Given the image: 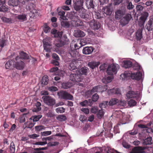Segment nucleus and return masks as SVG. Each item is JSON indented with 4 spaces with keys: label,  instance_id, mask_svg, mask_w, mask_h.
Segmentation results:
<instances>
[{
    "label": "nucleus",
    "instance_id": "1",
    "mask_svg": "<svg viewBox=\"0 0 153 153\" xmlns=\"http://www.w3.org/2000/svg\"><path fill=\"white\" fill-rule=\"evenodd\" d=\"M83 1L82 0H76L74 4V8L75 10L79 13V16L81 18L88 21L90 20V16L85 13V9L83 7Z\"/></svg>",
    "mask_w": 153,
    "mask_h": 153
},
{
    "label": "nucleus",
    "instance_id": "2",
    "mask_svg": "<svg viewBox=\"0 0 153 153\" xmlns=\"http://www.w3.org/2000/svg\"><path fill=\"white\" fill-rule=\"evenodd\" d=\"M57 95L60 98L62 99L70 100H73V96L66 91L62 90L58 92Z\"/></svg>",
    "mask_w": 153,
    "mask_h": 153
},
{
    "label": "nucleus",
    "instance_id": "3",
    "mask_svg": "<svg viewBox=\"0 0 153 153\" xmlns=\"http://www.w3.org/2000/svg\"><path fill=\"white\" fill-rule=\"evenodd\" d=\"M119 68V66L118 65L112 64L108 66L106 72L108 75L115 74L117 73V70Z\"/></svg>",
    "mask_w": 153,
    "mask_h": 153
},
{
    "label": "nucleus",
    "instance_id": "4",
    "mask_svg": "<svg viewBox=\"0 0 153 153\" xmlns=\"http://www.w3.org/2000/svg\"><path fill=\"white\" fill-rule=\"evenodd\" d=\"M42 99L44 102L48 106H52L56 104L55 99L50 96H43Z\"/></svg>",
    "mask_w": 153,
    "mask_h": 153
},
{
    "label": "nucleus",
    "instance_id": "5",
    "mask_svg": "<svg viewBox=\"0 0 153 153\" xmlns=\"http://www.w3.org/2000/svg\"><path fill=\"white\" fill-rule=\"evenodd\" d=\"M69 41L67 36L64 35L60 38V39L55 43L56 46L58 47H61L65 45L68 44Z\"/></svg>",
    "mask_w": 153,
    "mask_h": 153
},
{
    "label": "nucleus",
    "instance_id": "6",
    "mask_svg": "<svg viewBox=\"0 0 153 153\" xmlns=\"http://www.w3.org/2000/svg\"><path fill=\"white\" fill-rule=\"evenodd\" d=\"M16 62L15 61L14 68L19 70H23L25 65L24 62L20 60V58L17 56L15 58Z\"/></svg>",
    "mask_w": 153,
    "mask_h": 153
},
{
    "label": "nucleus",
    "instance_id": "7",
    "mask_svg": "<svg viewBox=\"0 0 153 153\" xmlns=\"http://www.w3.org/2000/svg\"><path fill=\"white\" fill-rule=\"evenodd\" d=\"M70 79L74 82H80L83 79V77L80 74H71Z\"/></svg>",
    "mask_w": 153,
    "mask_h": 153
},
{
    "label": "nucleus",
    "instance_id": "8",
    "mask_svg": "<svg viewBox=\"0 0 153 153\" xmlns=\"http://www.w3.org/2000/svg\"><path fill=\"white\" fill-rule=\"evenodd\" d=\"M132 18L131 15L129 13L127 14L120 20V23L123 26L128 23Z\"/></svg>",
    "mask_w": 153,
    "mask_h": 153
},
{
    "label": "nucleus",
    "instance_id": "9",
    "mask_svg": "<svg viewBox=\"0 0 153 153\" xmlns=\"http://www.w3.org/2000/svg\"><path fill=\"white\" fill-rule=\"evenodd\" d=\"M149 16V13L146 12H144L142 14L140 18L139 25L140 27H142Z\"/></svg>",
    "mask_w": 153,
    "mask_h": 153
},
{
    "label": "nucleus",
    "instance_id": "10",
    "mask_svg": "<svg viewBox=\"0 0 153 153\" xmlns=\"http://www.w3.org/2000/svg\"><path fill=\"white\" fill-rule=\"evenodd\" d=\"M73 45L72 43L71 44L70 48L69 50L68 51V56L69 55L71 57H76L77 56H78V53L76 51V49H74L73 48Z\"/></svg>",
    "mask_w": 153,
    "mask_h": 153
},
{
    "label": "nucleus",
    "instance_id": "11",
    "mask_svg": "<svg viewBox=\"0 0 153 153\" xmlns=\"http://www.w3.org/2000/svg\"><path fill=\"white\" fill-rule=\"evenodd\" d=\"M89 25L91 29L95 30H98L101 27V24L99 22L94 20L90 22Z\"/></svg>",
    "mask_w": 153,
    "mask_h": 153
},
{
    "label": "nucleus",
    "instance_id": "12",
    "mask_svg": "<svg viewBox=\"0 0 153 153\" xmlns=\"http://www.w3.org/2000/svg\"><path fill=\"white\" fill-rule=\"evenodd\" d=\"M142 76V74L140 72L137 71L136 73H131V77L133 79L139 80L141 79Z\"/></svg>",
    "mask_w": 153,
    "mask_h": 153
},
{
    "label": "nucleus",
    "instance_id": "13",
    "mask_svg": "<svg viewBox=\"0 0 153 153\" xmlns=\"http://www.w3.org/2000/svg\"><path fill=\"white\" fill-rule=\"evenodd\" d=\"M145 149L141 146H137L132 149L130 153H143Z\"/></svg>",
    "mask_w": 153,
    "mask_h": 153
},
{
    "label": "nucleus",
    "instance_id": "14",
    "mask_svg": "<svg viewBox=\"0 0 153 153\" xmlns=\"http://www.w3.org/2000/svg\"><path fill=\"white\" fill-rule=\"evenodd\" d=\"M94 49L92 47H86L83 48L82 52L85 54H90L93 51Z\"/></svg>",
    "mask_w": 153,
    "mask_h": 153
},
{
    "label": "nucleus",
    "instance_id": "15",
    "mask_svg": "<svg viewBox=\"0 0 153 153\" xmlns=\"http://www.w3.org/2000/svg\"><path fill=\"white\" fill-rule=\"evenodd\" d=\"M35 0H30L28 2V4L26 6V9L28 10H31L35 7Z\"/></svg>",
    "mask_w": 153,
    "mask_h": 153
},
{
    "label": "nucleus",
    "instance_id": "16",
    "mask_svg": "<svg viewBox=\"0 0 153 153\" xmlns=\"http://www.w3.org/2000/svg\"><path fill=\"white\" fill-rule=\"evenodd\" d=\"M126 95L127 97L129 98L137 97L138 96L137 91H132L128 92Z\"/></svg>",
    "mask_w": 153,
    "mask_h": 153
},
{
    "label": "nucleus",
    "instance_id": "17",
    "mask_svg": "<svg viewBox=\"0 0 153 153\" xmlns=\"http://www.w3.org/2000/svg\"><path fill=\"white\" fill-rule=\"evenodd\" d=\"M15 61L12 60H9L5 65L6 69H13L14 68Z\"/></svg>",
    "mask_w": 153,
    "mask_h": 153
},
{
    "label": "nucleus",
    "instance_id": "18",
    "mask_svg": "<svg viewBox=\"0 0 153 153\" xmlns=\"http://www.w3.org/2000/svg\"><path fill=\"white\" fill-rule=\"evenodd\" d=\"M100 86H95L91 90L88 91L86 92L87 95H88V96H91L92 94L95 92H99V89L100 88Z\"/></svg>",
    "mask_w": 153,
    "mask_h": 153
},
{
    "label": "nucleus",
    "instance_id": "19",
    "mask_svg": "<svg viewBox=\"0 0 153 153\" xmlns=\"http://www.w3.org/2000/svg\"><path fill=\"white\" fill-rule=\"evenodd\" d=\"M100 64L99 62L92 61L89 62L88 64V66L92 69H94L96 67H97Z\"/></svg>",
    "mask_w": 153,
    "mask_h": 153
},
{
    "label": "nucleus",
    "instance_id": "20",
    "mask_svg": "<svg viewBox=\"0 0 153 153\" xmlns=\"http://www.w3.org/2000/svg\"><path fill=\"white\" fill-rule=\"evenodd\" d=\"M74 36L76 37H83L85 36V33L79 29L75 30Z\"/></svg>",
    "mask_w": 153,
    "mask_h": 153
},
{
    "label": "nucleus",
    "instance_id": "21",
    "mask_svg": "<svg viewBox=\"0 0 153 153\" xmlns=\"http://www.w3.org/2000/svg\"><path fill=\"white\" fill-rule=\"evenodd\" d=\"M146 27L149 31L152 30H153V19H150L146 25Z\"/></svg>",
    "mask_w": 153,
    "mask_h": 153
},
{
    "label": "nucleus",
    "instance_id": "22",
    "mask_svg": "<svg viewBox=\"0 0 153 153\" xmlns=\"http://www.w3.org/2000/svg\"><path fill=\"white\" fill-rule=\"evenodd\" d=\"M20 60L22 59H29L30 58V56L27 53L23 51H21L19 53Z\"/></svg>",
    "mask_w": 153,
    "mask_h": 153
},
{
    "label": "nucleus",
    "instance_id": "23",
    "mask_svg": "<svg viewBox=\"0 0 153 153\" xmlns=\"http://www.w3.org/2000/svg\"><path fill=\"white\" fill-rule=\"evenodd\" d=\"M51 33L54 35V36L55 38L61 37L63 34V32L62 31H58L56 29L52 30Z\"/></svg>",
    "mask_w": 153,
    "mask_h": 153
},
{
    "label": "nucleus",
    "instance_id": "24",
    "mask_svg": "<svg viewBox=\"0 0 153 153\" xmlns=\"http://www.w3.org/2000/svg\"><path fill=\"white\" fill-rule=\"evenodd\" d=\"M86 5L88 9L94 8V4L93 0H86Z\"/></svg>",
    "mask_w": 153,
    "mask_h": 153
},
{
    "label": "nucleus",
    "instance_id": "25",
    "mask_svg": "<svg viewBox=\"0 0 153 153\" xmlns=\"http://www.w3.org/2000/svg\"><path fill=\"white\" fill-rule=\"evenodd\" d=\"M125 13V12L124 11L121 10H118L115 13V18L117 19H120Z\"/></svg>",
    "mask_w": 153,
    "mask_h": 153
},
{
    "label": "nucleus",
    "instance_id": "26",
    "mask_svg": "<svg viewBox=\"0 0 153 153\" xmlns=\"http://www.w3.org/2000/svg\"><path fill=\"white\" fill-rule=\"evenodd\" d=\"M123 67L126 68H129L132 66L133 63L129 60H124L123 61Z\"/></svg>",
    "mask_w": 153,
    "mask_h": 153
},
{
    "label": "nucleus",
    "instance_id": "27",
    "mask_svg": "<svg viewBox=\"0 0 153 153\" xmlns=\"http://www.w3.org/2000/svg\"><path fill=\"white\" fill-rule=\"evenodd\" d=\"M41 103L39 102H37L35 106L32 110L33 111V112H37L40 111L41 110Z\"/></svg>",
    "mask_w": 153,
    "mask_h": 153
},
{
    "label": "nucleus",
    "instance_id": "28",
    "mask_svg": "<svg viewBox=\"0 0 153 153\" xmlns=\"http://www.w3.org/2000/svg\"><path fill=\"white\" fill-rule=\"evenodd\" d=\"M16 19H17L20 21L23 22L27 19L26 15L25 14L19 15L15 17Z\"/></svg>",
    "mask_w": 153,
    "mask_h": 153
},
{
    "label": "nucleus",
    "instance_id": "29",
    "mask_svg": "<svg viewBox=\"0 0 153 153\" xmlns=\"http://www.w3.org/2000/svg\"><path fill=\"white\" fill-rule=\"evenodd\" d=\"M88 68L86 67H84L81 68L79 70V73L81 75H86Z\"/></svg>",
    "mask_w": 153,
    "mask_h": 153
},
{
    "label": "nucleus",
    "instance_id": "30",
    "mask_svg": "<svg viewBox=\"0 0 153 153\" xmlns=\"http://www.w3.org/2000/svg\"><path fill=\"white\" fill-rule=\"evenodd\" d=\"M76 63V61H74L73 60L71 61L68 67L71 70H73L76 69L77 67L75 65Z\"/></svg>",
    "mask_w": 153,
    "mask_h": 153
},
{
    "label": "nucleus",
    "instance_id": "31",
    "mask_svg": "<svg viewBox=\"0 0 153 153\" xmlns=\"http://www.w3.org/2000/svg\"><path fill=\"white\" fill-rule=\"evenodd\" d=\"M72 85V83L68 82H64L62 84V88L65 89H67L70 88Z\"/></svg>",
    "mask_w": 153,
    "mask_h": 153
},
{
    "label": "nucleus",
    "instance_id": "32",
    "mask_svg": "<svg viewBox=\"0 0 153 153\" xmlns=\"http://www.w3.org/2000/svg\"><path fill=\"white\" fill-rule=\"evenodd\" d=\"M136 39L137 40H140L142 38V31L141 30H138L136 33Z\"/></svg>",
    "mask_w": 153,
    "mask_h": 153
},
{
    "label": "nucleus",
    "instance_id": "33",
    "mask_svg": "<svg viewBox=\"0 0 153 153\" xmlns=\"http://www.w3.org/2000/svg\"><path fill=\"white\" fill-rule=\"evenodd\" d=\"M131 76L130 73L128 71H125L124 74H122L120 75V78L123 80L125 79L126 78Z\"/></svg>",
    "mask_w": 153,
    "mask_h": 153
},
{
    "label": "nucleus",
    "instance_id": "34",
    "mask_svg": "<svg viewBox=\"0 0 153 153\" xmlns=\"http://www.w3.org/2000/svg\"><path fill=\"white\" fill-rule=\"evenodd\" d=\"M152 137H148L143 140V144L144 145H151L152 143Z\"/></svg>",
    "mask_w": 153,
    "mask_h": 153
},
{
    "label": "nucleus",
    "instance_id": "35",
    "mask_svg": "<svg viewBox=\"0 0 153 153\" xmlns=\"http://www.w3.org/2000/svg\"><path fill=\"white\" fill-rule=\"evenodd\" d=\"M42 116L41 115H39L37 116L35 115L32 116L30 118V120H33V122H37L41 118Z\"/></svg>",
    "mask_w": 153,
    "mask_h": 153
},
{
    "label": "nucleus",
    "instance_id": "36",
    "mask_svg": "<svg viewBox=\"0 0 153 153\" xmlns=\"http://www.w3.org/2000/svg\"><path fill=\"white\" fill-rule=\"evenodd\" d=\"M118 102V100L116 98L112 99L109 101L108 104L109 106H113L116 104Z\"/></svg>",
    "mask_w": 153,
    "mask_h": 153
},
{
    "label": "nucleus",
    "instance_id": "37",
    "mask_svg": "<svg viewBox=\"0 0 153 153\" xmlns=\"http://www.w3.org/2000/svg\"><path fill=\"white\" fill-rule=\"evenodd\" d=\"M1 19L2 21L4 22L9 24L12 23V19L11 18H9L4 16H2Z\"/></svg>",
    "mask_w": 153,
    "mask_h": 153
},
{
    "label": "nucleus",
    "instance_id": "38",
    "mask_svg": "<svg viewBox=\"0 0 153 153\" xmlns=\"http://www.w3.org/2000/svg\"><path fill=\"white\" fill-rule=\"evenodd\" d=\"M18 0H9L8 1L9 4L13 6H16L19 4Z\"/></svg>",
    "mask_w": 153,
    "mask_h": 153
},
{
    "label": "nucleus",
    "instance_id": "39",
    "mask_svg": "<svg viewBox=\"0 0 153 153\" xmlns=\"http://www.w3.org/2000/svg\"><path fill=\"white\" fill-rule=\"evenodd\" d=\"M102 81L103 83L107 84V83L110 82L111 81L112 78L111 76H110L105 77L102 79Z\"/></svg>",
    "mask_w": 153,
    "mask_h": 153
},
{
    "label": "nucleus",
    "instance_id": "40",
    "mask_svg": "<svg viewBox=\"0 0 153 153\" xmlns=\"http://www.w3.org/2000/svg\"><path fill=\"white\" fill-rule=\"evenodd\" d=\"M91 101L90 100H89L88 101L85 100L79 103V105L82 107H85L88 105H89V102H90Z\"/></svg>",
    "mask_w": 153,
    "mask_h": 153
},
{
    "label": "nucleus",
    "instance_id": "41",
    "mask_svg": "<svg viewBox=\"0 0 153 153\" xmlns=\"http://www.w3.org/2000/svg\"><path fill=\"white\" fill-rule=\"evenodd\" d=\"M110 92L111 93L113 94H121V92L119 88H116V89L114 88L113 89H110Z\"/></svg>",
    "mask_w": 153,
    "mask_h": 153
},
{
    "label": "nucleus",
    "instance_id": "42",
    "mask_svg": "<svg viewBox=\"0 0 153 153\" xmlns=\"http://www.w3.org/2000/svg\"><path fill=\"white\" fill-rule=\"evenodd\" d=\"M47 147H42L36 148L34 149V150L35 151L33 153H44V152L42 151V150H45L47 149Z\"/></svg>",
    "mask_w": 153,
    "mask_h": 153
},
{
    "label": "nucleus",
    "instance_id": "43",
    "mask_svg": "<svg viewBox=\"0 0 153 153\" xmlns=\"http://www.w3.org/2000/svg\"><path fill=\"white\" fill-rule=\"evenodd\" d=\"M126 5L128 9L130 10L133 9L134 7V5H133L132 2L128 0L126 1Z\"/></svg>",
    "mask_w": 153,
    "mask_h": 153
},
{
    "label": "nucleus",
    "instance_id": "44",
    "mask_svg": "<svg viewBox=\"0 0 153 153\" xmlns=\"http://www.w3.org/2000/svg\"><path fill=\"white\" fill-rule=\"evenodd\" d=\"M132 67L134 70H137V71H139L141 68V67L137 63H135L133 64Z\"/></svg>",
    "mask_w": 153,
    "mask_h": 153
},
{
    "label": "nucleus",
    "instance_id": "45",
    "mask_svg": "<svg viewBox=\"0 0 153 153\" xmlns=\"http://www.w3.org/2000/svg\"><path fill=\"white\" fill-rule=\"evenodd\" d=\"M104 11L107 15H110L112 13V11L109 7H105L104 9Z\"/></svg>",
    "mask_w": 153,
    "mask_h": 153
},
{
    "label": "nucleus",
    "instance_id": "46",
    "mask_svg": "<svg viewBox=\"0 0 153 153\" xmlns=\"http://www.w3.org/2000/svg\"><path fill=\"white\" fill-rule=\"evenodd\" d=\"M57 120L60 121H63L66 120V116L64 115H60L56 117Z\"/></svg>",
    "mask_w": 153,
    "mask_h": 153
},
{
    "label": "nucleus",
    "instance_id": "47",
    "mask_svg": "<svg viewBox=\"0 0 153 153\" xmlns=\"http://www.w3.org/2000/svg\"><path fill=\"white\" fill-rule=\"evenodd\" d=\"M61 26L64 27H68L70 24L68 22L65 21H61Z\"/></svg>",
    "mask_w": 153,
    "mask_h": 153
},
{
    "label": "nucleus",
    "instance_id": "48",
    "mask_svg": "<svg viewBox=\"0 0 153 153\" xmlns=\"http://www.w3.org/2000/svg\"><path fill=\"white\" fill-rule=\"evenodd\" d=\"M137 102L133 99L130 100L128 102V105L130 107H133L136 105Z\"/></svg>",
    "mask_w": 153,
    "mask_h": 153
},
{
    "label": "nucleus",
    "instance_id": "49",
    "mask_svg": "<svg viewBox=\"0 0 153 153\" xmlns=\"http://www.w3.org/2000/svg\"><path fill=\"white\" fill-rule=\"evenodd\" d=\"M30 12L29 14L33 17L36 15L38 13L37 10L35 9V8H34V9H32V10H30Z\"/></svg>",
    "mask_w": 153,
    "mask_h": 153
},
{
    "label": "nucleus",
    "instance_id": "50",
    "mask_svg": "<svg viewBox=\"0 0 153 153\" xmlns=\"http://www.w3.org/2000/svg\"><path fill=\"white\" fill-rule=\"evenodd\" d=\"M98 86H100V88L99 89V92H102L103 91H106L108 89L107 85H105L103 86L99 85Z\"/></svg>",
    "mask_w": 153,
    "mask_h": 153
},
{
    "label": "nucleus",
    "instance_id": "51",
    "mask_svg": "<svg viewBox=\"0 0 153 153\" xmlns=\"http://www.w3.org/2000/svg\"><path fill=\"white\" fill-rule=\"evenodd\" d=\"M10 152L14 153L15 152V146L14 143L12 142L10 144Z\"/></svg>",
    "mask_w": 153,
    "mask_h": 153
},
{
    "label": "nucleus",
    "instance_id": "52",
    "mask_svg": "<svg viewBox=\"0 0 153 153\" xmlns=\"http://www.w3.org/2000/svg\"><path fill=\"white\" fill-rule=\"evenodd\" d=\"M108 101H103L100 104L99 106L101 108H105L108 106Z\"/></svg>",
    "mask_w": 153,
    "mask_h": 153
},
{
    "label": "nucleus",
    "instance_id": "53",
    "mask_svg": "<svg viewBox=\"0 0 153 153\" xmlns=\"http://www.w3.org/2000/svg\"><path fill=\"white\" fill-rule=\"evenodd\" d=\"M97 112V116L99 119H101L103 117L104 112L102 109L99 110Z\"/></svg>",
    "mask_w": 153,
    "mask_h": 153
},
{
    "label": "nucleus",
    "instance_id": "54",
    "mask_svg": "<svg viewBox=\"0 0 153 153\" xmlns=\"http://www.w3.org/2000/svg\"><path fill=\"white\" fill-rule=\"evenodd\" d=\"M8 10V8L4 5H2L0 7V12H7Z\"/></svg>",
    "mask_w": 153,
    "mask_h": 153
},
{
    "label": "nucleus",
    "instance_id": "55",
    "mask_svg": "<svg viewBox=\"0 0 153 153\" xmlns=\"http://www.w3.org/2000/svg\"><path fill=\"white\" fill-rule=\"evenodd\" d=\"M65 109L63 107H59L56 109V111L58 113H62L65 112Z\"/></svg>",
    "mask_w": 153,
    "mask_h": 153
},
{
    "label": "nucleus",
    "instance_id": "56",
    "mask_svg": "<svg viewBox=\"0 0 153 153\" xmlns=\"http://www.w3.org/2000/svg\"><path fill=\"white\" fill-rule=\"evenodd\" d=\"M99 98V96L97 93L94 94L92 97V101L94 102H97Z\"/></svg>",
    "mask_w": 153,
    "mask_h": 153
},
{
    "label": "nucleus",
    "instance_id": "57",
    "mask_svg": "<svg viewBox=\"0 0 153 153\" xmlns=\"http://www.w3.org/2000/svg\"><path fill=\"white\" fill-rule=\"evenodd\" d=\"M35 124V123L31 122L29 123L28 124H27V123H25V128H31L34 126Z\"/></svg>",
    "mask_w": 153,
    "mask_h": 153
},
{
    "label": "nucleus",
    "instance_id": "58",
    "mask_svg": "<svg viewBox=\"0 0 153 153\" xmlns=\"http://www.w3.org/2000/svg\"><path fill=\"white\" fill-rule=\"evenodd\" d=\"M98 111V108L97 107H93L90 110L91 112L92 113L96 114Z\"/></svg>",
    "mask_w": 153,
    "mask_h": 153
},
{
    "label": "nucleus",
    "instance_id": "59",
    "mask_svg": "<svg viewBox=\"0 0 153 153\" xmlns=\"http://www.w3.org/2000/svg\"><path fill=\"white\" fill-rule=\"evenodd\" d=\"M43 44L44 47L46 46H49L51 45L49 41L46 39H44L43 40Z\"/></svg>",
    "mask_w": 153,
    "mask_h": 153
},
{
    "label": "nucleus",
    "instance_id": "60",
    "mask_svg": "<svg viewBox=\"0 0 153 153\" xmlns=\"http://www.w3.org/2000/svg\"><path fill=\"white\" fill-rule=\"evenodd\" d=\"M51 134V131H46L41 132V134L42 136H46L50 135Z\"/></svg>",
    "mask_w": 153,
    "mask_h": 153
},
{
    "label": "nucleus",
    "instance_id": "61",
    "mask_svg": "<svg viewBox=\"0 0 153 153\" xmlns=\"http://www.w3.org/2000/svg\"><path fill=\"white\" fill-rule=\"evenodd\" d=\"M51 28L46 24L44 25V31L45 33H47L50 30Z\"/></svg>",
    "mask_w": 153,
    "mask_h": 153
},
{
    "label": "nucleus",
    "instance_id": "62",
    "mask_svg": "<svg viewBox=\"0 0 153 153\" xmlns=\"http://www.w3.org/2000/svg\"><path fill=\"white\" fill-rule=\"evenodd\" d=\"M48 78L45 76L43 77L42 79V84L46 85L48 83Z\"/></svg>",
    "mask_w": 153,
    "mask_h": 153
},
{
    "label": "nucleus",
    "instance_id": "63",
    "mask_svg": "<svg viewBox=\"0 0 153 153\" xmlns=\"http://www.w3.org/2000/svg\"><path fill=\"white\" fill-rule=\"evenodd\" d=\"M45 127L42 125L36 126L35 127V128L36 130L39 131L43 129H44Z\"/></svg>",
    "mask_w": 153,
    "mask_h": 153
},
{
    "label": "nucleus",
    "instance_id": "64",
    "mask_svg": "<svg viewBox=\"0 0 153 153\" xmlns=\"http://www.w3.org/2000/svg\"><path fill=\"white\" fill-rule=\"evenodd\" d=\"M48 90L51 91H58V88L56 87L52 86L48 88Z\"/></svg>",
    "mask_w": 153,
    "mask_h": 153
}]
</instances>
